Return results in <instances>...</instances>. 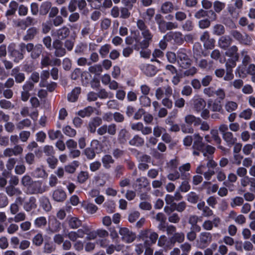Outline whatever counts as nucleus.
<instances>
[{
  "label": "nucleus",
  "mask_w": 255,
  "mask_h": 255,
  "mask_svg": "<svg viewBox=\"0 0 255 255\" xmlns=\"http://www.w3.org/2000/svg\"><path fill=\"white\" fill-rule=\"evenodd\" d=\"M15 44L11 43L8 46V50L10 55L14 57L15 62H18L20 60H22L24 58L23 52L25 49L26 51L30 53V56L32 59H37L41 55L43 46L41 44H37L34 45L32 43H21L19 45L20 51L15 49Z\"/></svg>",
  "instance_id": "obj_1"
},
{
  "label": "nucleus",
  "mask_w": 255,
  "mask_h": 255,
  "mask_svg": "<svg viewBox=\"0 0 255 255\" xmlns=\"http://www.w3.org/2000/svg\"><path fill=\"white\" fill-rule=\"evenodd\" d=\"M136 26L138 29L141 31V35L143 39L134 36V39L136 42L134 45V49L138 50L139 49H147L152 41L153 34L148 28L145 21L142 19H138L136 22Z\"/></svg>",
  "instance_id": "obj_2"
},
{
  "label": "nucleus",
  "mask_w": 255,
  "mask_h": 255,
  "mask_svg": "<svg viewBox=\"0 0 255 255\" xmlns=\"http://www.w3.org/2000/svg\"><path fill=\"white\" fill-rule=\"evenodd\" d=\"M9 139L10 142L14 146L13 147L6 148L3 151V156L5 157H10L21 155L24 149L21 145L18 144L20 140L19 136L17 134H11L10 135Z\"/></svg>",
  "instance_id": "obj_3"
},
{
  "label": "nucleus",
  "mask_w": 255,
  "mask_h": 255,
  "mask_svg": "<svg viewBox=\"0 0 255 255\" xmlns=\"http://www.w3.org/2000/svg\"><path fill=\"white\" fill-rule=\"evenodd\" d=\"M140 237L144 241V244L150 246L156 243L158 235L155 232L145 230L140 232Z\"/></svg>",
  "instance_id": "obj_4"
},
{
  "label": "nucleus",
  "mask_w": 255,
  "mask_h": 255,
  "mask_svg": "<svg viewBox=\"0 0 255 255\" xmlns=\"http://www.w3.org/2000/svg\"><path fill=\"white\" fill-rule=\"evenodd\" d=\"M177 61L180 66L186 69L191 65V60L185 53V49H179L177 51Z\"/></svg>",
  "instance_id": "obj_5"
},
{
  "label": "nucleus",
  "mask_w": 255,
  "mask_h": 255,
  "mask_svg": "<svg viewBox=\"0 0 255 255\" xmlns=\"http://www.w3.org/2000/svg\"><path fill=\"white\" fill-rule=\"evenodd\" d=\"M231 36L239 42L246 45L249 44L251 41V38L249 35L244 33H242L237 30H232L230 31Z\"/></svg>",
  "instance_id": "obj_6"
},
{
  "label": "nucleus",
  "mask_w": 255,
  "mask_h": 255,
  "mask_svg": "<svg viewBox=\"0 0 255 255\" xmlns=\"http://www.w3.org/2000/svg\"><path fill=\"white\" fill-rule=\"evenodd\" d=\"M119 234L122 237V240L127 243L132 242L136 238L135 234L127 228H121Z\"/></svg>",
  "instance_id": "obj_7"
},
{
  "label": "nucleus",
  "mask_w": 255,
  "mask_h": 255,
  "mask_svg": "<svg viewBox=\"0 0 255 255\" xmlns=\"http://www.w3.org/2000/svg\"><path fill=\"white\" fill-rule=\"evenodd\" d=\"M46 187L43 186L42 182L34 181L28 187V190L31 194H42L46 191Z\"/></svg>",
  "instance_id": "obj_8"
},
{
  "label": "nucleus",
  "mask_w": 255,
  "mask_h": 255,
  "mask_svg": "<svg viewBox=\"0 0 255 255\" xmlns=\"http://www.w3.org/2000/svg\"><path fill=\"white\" fill-rule=\"evenodd\" d=\"M52 46L55 49L54 55L56 57H61L66 54V49L63 47V43L59 39H55L53 42Z\"/></svg>",
  "instance_id": "obj_9"
},
{
  "label": "nucleus",
  "mask_w": 255,
  "mask_h": 255,
  "mask_svg": "<svg viewBox=\"0 0 255 255\" xmlns=\"http://www.w3.org/2000/svg\"><path fill=\"white\" fill-rule=\"evenodd\" d=\"M221 219L218 217H215L212 221L207 220H205L203 224L202 227L205 231H211L214 226L218 228L221 224Z\"/></svg>",
  "instance_id": "obj_10"
},
{
  "label": "nucleus",
  "mask_w": 255,
  "mask_h": 255,
  "mask_svg": "<svg viewBox=\"0 0 255 255\" xmlns=\"http://www.w3.org/2000/svg\"><path fill=\"white\" fill-rule=\"evenodd\" d=\"M199 239L200 245L205 248L212 241V235L210 233L203 232L200 234Z\"/></svg>",
  "instance_id": "obj_11"
},
{
  "label": "nucleus",
  "mask_w": 255,
  "mask_h": 255,
  "mask_svg": "<svg viewBox=\"0 0 255 255\" xmlns=\"http://www.w3.org/2000/svg\"><path fill=\"white\" fill-rule=\"evenodd\" d=\"M194 141L192 145L193 150H197L203 152L205 144L202 142L203 138L199 134L194 135Z\"/></svg>",
  "instance_id": "obj_12"
},
{
  "label": "nucleus",
  "mask_w": 255,
  "mask_h": 255,
  "mask_svg": "<svg viewBox=\"0 0 255 255\" xmlns=\"http://www.w3.org/2000/svg\"><path fill=\"white\" fill-rule=\"evenodd\" d=\"M233 40L229 35H223L218 41V46L224 50L227 49L231 45Z\"/></svg>",
  "instance_id": "obj_13"
},
{
  "label": "nucleus",
  "mask_w": 255,
  "mask_h": 255,
  "mask_svg": "<svg viewBox=\"0 0 255 255\" xmlns=\"http://www.w3.org/2000/svg\"><path fill=\"white\" fill-rule=\"evenodd\" d=\"M70 30L66 26H63L62 28L58 29L55 32L52 33L53 36H55L57 37L56 39L61 40L66 38L70 34Z\"/></svg>",
  "instance_id": "obj_14"
},
{
  "label": "nucleus",
  "mask_w": 255,
  "mask_h": 255,
  "mask_svg": "<svg viewBox=\"0 0 255 255\" xmlns=\"http://www.w3.org/2000/svg\"><path fill=\"white\" fill-rule=\"evenodd\" d=\"M102 124V120L101 118L97 117L93 118L89 123L88 130L91 133H94L98 127Z\"/></svg>",
  "instance_id": "obj_15"
},
{
  "label": "nucleus",
  "mask_w": 255,
  "mask_h": 255,
  "mask_svg": "<svg viewBox=\"0 0 255 255\" xmlns=\"http://www.w3.org/2000/svg\"><path fill=\"white\" fill-rule=\"evenodd\" d=\"M238 50V47L235 45H233L231 46L226 52V54L232 57V60L234 61L232 63L233 66H235L236 65V61L239 60V55L237 52Z\"/></svg>",
  "instance_id": "obj_16"
},
{
  "label": "nucleus",
  "mask_w": 255,
  "mask_h": 255,
  "mask_svg": "<svg viewBox=\"0 0 255 255\" xmlns=\"http://www.w3.org/2000/svg\"><path fill=\"white\" fill-rule=\"evenodd\" d=\"M155 20L158 24L159 30L161 32H164L167 30V22L165 21L160 14H157L155 16Z\"/></svg>",
  "instance_id": "obj_17"
},
{
  "label": "nucleus",
  "mask_w": 255,
  "mask_h": 255,
  "mask_svg": "<svg viewBox=\"0 0 255 255\" xmlns=\"http://www.w3.org/2000/svg\"><path fill=\"white\" fill-rule=\"evenodd\" d=\"M222 135L223 139L229 147L234 145L237 140V138L234 137L233 133L231 131H229Z\"/></svg>",
  "instance_id": "obj_18"
},
{
  "label": "nucleus",
  "mask_w": 255,
  "mask_h": 255,
  "mask_svg": "<svg viewBox=\"0 0 255 255\" xmlns=\"http://www.w3.org/2000/svg\"><path fill=\"white\" fill-rule=\"evenodd\" d=\"M19 68L17 67L11 70V75L14 78L17 83H21L25 80V75L23 73L20 72Z\"/></svg>",
  "instance_id": "obj_19"
},
{
  "label": "nucleus",
  "mask_w": 255,
  "mask_h": 255,
  "mask_svg": "<svg viewBox=\"0 0 255 255\" xmlns=\"http://www.w3.org/2000/svg\"><path fill=\"white\" fill-rule=\"evenodd\" d=\"M68 223L71 229H76L81 226L82 221L76 217L69 216Z\"/></svg>",
  "instance_id": "obj_20"
},
{
  "label": "nucleus",
  "mask_w": 255,
  "mask_h": 255,
  "mask_svg": "<svg viewBox=\"0 0 255 255\" xmlns=\"http://www.w3.org/2000/svg\"><path fill=\"white\" fill-rule=\"evenodd\" d=\"M185 240V235L183 232H176L170 238L171 244L173 246L175 243H181L184 242Z\"/></svg>",
  "instance_id": "obj_21"
},
{
  "label": "nucleus",
  "mask_w": 255,
  "mask_h": 255,
  "mask_svg": "<svg viewBox=\"0 0 255 255\" xmlns=\"http://www.w3.org/2000/svg\"><path fill=\"white\" fill-rule=\"evenodd\" d=\"M6 194L10 197L18 196L22 194V191L17 188L13 186L12 185H9L5 188Z\"/></svg>",
  "instance_id": "obj_22"
},
{
  "label": "nucleus",
  "mask_w": 255,
  "mask_h": 255,
  "mask_svg": "<svg viewBox=\"0 0 255 255\" xmlns=\"http://www.w3.org/2000/svg\"><path fill=\"white\" fill-rule=\"evenodd\" d=\"M66 198L65 192L61 189L55 190L53 193V198L57 202H63Z\"/></svg>",
  "instance_id": "obj_23"
},
{
  "label": "nucleus",
  "mask_w": 255,
  "mask_h": 255,
  "mask_svg": "<svg viewBox=\"0 0 255 255\" xmlns=\"http://www.w3.org/2000/svg\"><path fill=\"white\" fill-rule=\"evenodd\" d=\"M212 33L215 36H223L225 33V28L221 24H216L212 28Z\"/></svg>",
  "instance_id": "obj_24"
},
{
  "label": "nucleus",
  "mask_w": 255,
  "mask_h": 255,
  "mask_svg": "<svg viewBox=\"0 0 255 255\" xmlns=\"http://www.w3.org/2000/svg\"><path fill=\"white\" fill-rule=\"evenodd\" d=\"M199 217L195 215H190L188 219V223L191 225L196 231H200L201 230V227L197 225V223L199 221Z\"/></svg>",
  "instance_id": "obj_25"
},
{
  "label": "nucleus",
  "mask_w": 255,
  "mask_h": 255,
  "mask_svg": "<svg viewBox=\"0 0 255 255\" xmlns=\"http://www.w3.org/2000/svg\"><path fill=\"white\" fill-rule=\"evenodd\" d=\"M221 20L222 23L226 26L231 28H234L236 27L233 19L226 14H223L221 16Z\"/></svg>",
  "instance_id": "obj_26"
},
{
  "label": "nucleus",
  "mask_w": 255,
  "mask_h": 255,
  "mask_svg": "<svg viewBox=\"0 0 255 255\" xmlns=\"http://www.w3.org/2000/svg\"><path fill=\"white\" fill-rule=\"evenodd\" d=\"M38 33V30L35 27H31L29 28L26 34L23 36V39L24 41H29L32 40Z\"/></svg>",
  "instance_id": "obj_27"
},
{
  "label": "nucleus",
  "mask_w": 255,
  "mask_h": 255,
  "mask_svg": "<svg viewBox=\"0 0 255 255\" xmlns=\"http://www.w3.org/2000/svg\"><path fill=\"white\" fill-rule=\"evenodd\" d=\"M35 202V199L33 197H30L28 201L24 202L23 204V209H24L25 211L27 212H29L32 209H34L36 207Z\"/></svg>",
  "instance_id": "obj_28"
},
{
  "label": "nucleus",
  "mask_w": 255,
  "mask_h": 255,
  "mask_svg": "<svg viewBox=\"0 0 255 255\" xmlns=\"http://www.w3.org/2000/svg\"><path fill=\"white\" fill-rule=\"evenodd\" d=\"M129 143L130 145L133 146H141L144 144V140L138 135H135L129 141Z\"/></svg>",
  "instance_id": "obj_29"
},
{
  "label": "nucleus",
  "mask_w": 255,
  "mask_h": 255,
  "mask_svg": "<svg viewBox=\"0 0 255 255\" xmlns=\"http://www.w3.org/2000/svg\"><path fill=\"white\" fill-rule=\"evenodd\" d=\"M206 105V102L203 99H197L194 102V108L197 112H201L205 107Z\"/></svg>",
  "instance_id": "obj_30"
},
{
  "label": "nucleus",
  "mask_w": 255,
  "mask_h": 255,
  "mask_svg": "<svg viewBox=\"0 0 255 255\" xmlns=\"http://www.w3.org/2000/svg\"><path fill=\"white\" fill-rule=\"evenodd\" d=\"M94 109L91 106H88L78 112V115L82 118L90 117L94 112Z\"/></svg>",
  "instance_id": "obj_31"
},
{
  "label": "nucleus",
  "mask_w": 255,
  "mask_h": 255,
  "mask_svg": "<svg viewBox=\"0 0 255 255\" xmlns=\"http://www.w3.org/2000/svg\"><path fill=\"white\" fill-rule=\"evenodd\" d=\"M81 93V88L80 87L75 88L71 94L68 95V100L72 102H75L78 98V96Z\"/></svg>",
  "instance_id": "obj_32"
},
{
  "label": "nucleus",
  "mask_w": 255,
  "mask_h": 255,
  "mask_svg": "<svg viewBox=\"0 0 255 255\" xmlns=\"http://www.w3.org/2000/svg\"><path fill=\"white\" fill-rule=\"evenodd\" d=\"M174 10L173 3L170 1H166L163 3L161 7V10L163 13L171 12Z\"/></svg>",
  "instance_id": "obj_33"
},
{
  "label": "nucleus",
  "mask_w": 255,
  "mask_h": 255,
  "mask_svg": "<svg viewBox=\"0 0 255 255\" xmlns=\"http://www.w3.org/2000/svg\"><path fill=\"white\" fill-rule=\"evenodd\" d=\"M40 205L45 211L48 212L51 210V206L47 198L44 196L42 197L40 199Z\"/></svg>",
  "instance_id": "obj_34"
},
{
  "label": "nucleus",
  "mask_w": 255,
  "mask_h": 255,
  "mask_svg": "<svg viewBox=\"0 0 255 255\" xmlns=\"http://www.w3.org/2000/svg\"><path fill=\"white\" fill-rule=\"evenodd\" d=\"M51 3L49 1L43 2L40 6L39 13L41 15H46L47 14L51 7Z\"/></svg>",
  "instance_id": "obj_35"
},
{
  "label": "nucleus",
  "mask_w": 255,
  "mask_h": 255,
  "mask_svg": "<svg viewBox=\"0 0 255 255\" xmlns=\"http://www.w3.org/2000/svg\"><path fill=\"white\" fill-rule=\"evenodd\" d=\"M171 37L174 42L177 44L181 45L184 42L182 34L180 32H174L172 33Z\"/></svg>",
  "instance_id": "obj_36"
},
{
  "label": "nucleus",
  "mask_w": 255,
  "mask_h": 255,
  "mask_svg": "<svg viewBox=\"0 0 255 255\" xmlns=\"http://www.w3.org/2000/svg\"><path fill=\"white\" fill-rule=\"evenodd\" d=\"M31 125V122L30 120L28 119H24L16 125V128L19 130H22L26 128H28Z\"/></svg>",
  "instance_id": "obj_37"
},
{
  "label": "nucleus",
  "mask_w": 255,
  "mask_h": 255,
  "mask_svg": "<svg viewBox=\"0 0 255 255\" xmlns=\"http://www.w3.org/2000/svg\"><path fill=\"white\" fill-rule=\"evenodd\" d=\"M34 176L37 178H45L48 174L46 171L41 167H37L34 170Z\"/></svg>",
  "instance_id": "obj_38"
},
{
  "label": "nucleus",
  "mask_w": 255,
  "mask_h": 255,
  "mask_svg": "<svg viewBox=\"0 0 255 255\" xmlns=\"http://www.w3.org/2000/svg\"><path fill=\"white\" fill-rule=\"evenodd\" d=\"M102 161L104 166L106 168H110V164H112L114 162V160L113 159L111 155L109 154L104 155L102 158Z\"/></svg>",
  "instance_id": "obj_39"
},
{
  "label": "nucleus",
  "mask_w": 255,
  "mask_h": 255,
  "mask_svg": "<svg viewBox=\"0 0 255 255\" xmlns=\"http://www.w3.org/2000/svg\"><path fill=\"white\" fill-rule=\"evenodd\" d=\"M237 108L238 104L233 101H227L225 105L226 110L229 113L235 111Z\"/></svg>",
  "instance_id": "obj_40"
},
{
  "label": "nucleus",
  "mask_w": 255,
  "mask_h": 255,
  "mask_svg": "<svg viewBox=\"0 0 255 255\" xmlns=\"http://www.w3.org/2000/svg\"><path fill=\"white\" fill-rule=\"evenodd\" d=\"M78 166V162L75 161L72 164L66 165L64 169L66 172L72 174L75 172L76 169Z\"/></svg>",
  "instance_id": "obj_41"
},
{
  "label": "nucleus",
  "mask_w": 255,
  "mask_h": 255,
  "mask_svg": "<svg viewBox=\"0 0 255 255\" xmlns=\"http://www.w3.org/2000/svg\"><path fill=\"white\" fill-rule=\"evenodd\" d=\"M244 202V198L242 197L236 196L232 199L231 206L234 208L237 206H240L243 204Z\"/></svg>",
  "instance_id": "obj_42"
},
{
  "label": "nucleus",
  "mask_w": 255,
  "mask_h": 255,
  "mask_svg": "<svg viewBox=\"0 0 255 255\" xmlns=\"http://www.w3.org/2000/svg\"><path fill=\"white\" fill-rule=\"evenodd\" d=\"M226 4L224 2L219 0H216L213 3V8L215 11L220 13L225 7Z\"/></svg>",
  "instance_id": "obj_43"
},
{
  "label": "nucleus",
  "mask_w": 255,
  "mask_h": 255,
  "mask_svg": "<svg viewBox=\"0 0 255 255\" xmlns=\"http://www.w3.org/2000/svg\"><path fill=\"white\" fill-rule=\"evenodd\" d=\"M89 71L93 74L99 75L103 71V68L101 65L96 64L89 67Z\"/></svg>",
  "instance_id": "obj_44"
},
{
  "label": "nucleus",
  "mask_w": 255,
  "mask_h": 255,
  "mask_svg": "<svg viewBox=\"0 0 255 255\" xmlns=\"http://www.w3.org/2000/svg\"><path fill=\"white\" fill-rule=\"evenodd\" d=\"M33 181L32 178L29 175L23 176L21 180V184L24 187H29L33 183Z\"/></svg>",
  "instance_id": "obj_45"
},
{
  "label": "nucleus",
  "mask_w": 255,
  "mask_h": 255,
  "mask_svg": "<svg viewBox=\"0 0 255 255\" xmlns=\"http://www.w3.org/2000/svg\"><path fill=\"white\" fill-rule=\"evenodd\" d=\"M199 119L196 118L194 116L192 115H188L185 117V122L188 125L194 124L195 125L198 124L197 122Z\"/></svg>",
  "instance_id": "obj_46"
},
{
  "label": "nucleus",
  "mask_w": 255,
  "mask_h": 255,
  "mask_svg": "<svg viewBox=\"0 0 255 255\" xmlns=\"http://www.w3.org/2000/svg\"><path fill=\"white\" fill-rule=\"evenodd\" d=\"M166 131V129L159 126H156L153 128V134L155 137H160L162 134Z\"/></svg>",
  "instance_id": "obj_47"
},
{
  "label": "nucleus",
  "mask_w": 255,
  "mask_h": 255,
  "mask_svg": "<svg viewBox=\"0 0 255 255\" xmlns=\"http://www.w3.org/2000/svg\"><path fill=\"white\" fill-rule=\"evenodd\" d=\"M46 161L50 168L55 169L58 163V159L53 155H51L46 159Z\"/></svg>",
  "instance_id": "obj_48"
},
{
  "label": "nucleus",
  "mask_w": 255,
  "mask_h": 255,
  "mask_svg": "<svg viewBox=\"0 0 255 255\" xmlns=\"http://www.w3.org/2000/svg\"><path fill=\"white\" fill-rule=\"evenodd\" d=\"M12 157H8L9 158L6 163V168L8 171L12 170L15 167V165L17 162V159Z\"/></svg>",
  "instance_id": "obj_49"
},
{
  "label": "nucleus",
  "mask_w": 255,
  "mask_h": 255,
  "mask_svg": "<svg viewBox=\"0 0 255 255\" xmlns=\"http://www.w3.org/2000/svg\"><path fill=\"white\" fill-rule=\"evenodd\" d=\"M43 240L42 235L38 233L32 239V243L36 246H40L42 244Z\"/></svg>",
  "instance_id": "obj_50"
},
{
  "label": "nucleus",
  "mask_w": 255,
  "mask_h": 255,
  "mask_svg": "<svg viewBox=\"0 0 255 255\" xmlns=\"http://www.w3.org/2000/svg\"><path fill=\"white\" fill-rule=\"evenodd\" d=\"M25 162L29 165L33 164L35 162V156L32 152L26 153L24 156Z\"/></svg>",
  "instance_id": "obj_51"
},
{
  "label": "nucleus",
  "mask_w": 255,
  "mask_h": 255,
  "mask_svg": "<svg viewBox=\"0 0 255 255\" xmlns=\"http://www.w3.org/2000/svg\"><path fill=\"white\" fill-rule=\"evenodd\" d=\"M199 199V196L193 192H190L187 195V201L191 203H196Z\"/></svg>",
  "instance_id": "obj_52"
},
{
  "label": "nucleus",
  "mask_w": 255,
  "mask_h": 255,
  "mask_svg": "<svg viewBox=\"0 0 255 255\" xmlns=\"http://www.w3.org/2000/svg\"><path fill=\"white\" fill-rule=\"evenodd\" d=\"M18 7V4L15 1H11L9 4V8L6 13V16L11 15L15 13Z\"/></svg>",
  "instance_id": "obj_53"
},
{
  "label": "nucleus",
  "mask_w": 255,
  "mask_h": 255,
  "mask_svg": "<svg viewBox=\"0 0 255 255\" xmlns=\"http://www.w3.org/2000/svg\"><path fill=\"white\" fill-rule=\"evenodd\" d=\"M18 136L20 140L22 142H25L30 136V132L26 130H22L19 132Z\"/></svg>",
  "instance_id": "obj_54"
},
{
  "label": "nucleus",
  "mask_w": 255,
  "mask_h": 255,
  "mask_svg": "<svg viewBox=\"0 0 255 255\" xmlns=\"http://www.w3.org/2000/svg\"><path fill=\"white\" fill-rule=\"evenodd\" d=\"M144 71L145 74L149 76L154 75L156 73L155 67L151 64L147 65Z\"/></svg>",
  "instance_id": "obj_55"
},
{
  "label": "nucleus",
  "mask_w": 255,
  "mask_h": 255,
  "mask_svg": "<svg viewBox=\"0 0 255 255\" xmlns=\"http://www.w3.org/2000/svg\"><path fill=\"white\" fill-rule=\"evenodd\" d=\"M55 250V248L53 245L48 242L45 243L43 246L44 253L49 254L54 252Z\"/></svg>",
  "instance_id": "obj_56"
},
{
  "label": "nucleus",
  "mask_w": 255,
  "mask_h": 255,
  "mask_svg": "<svg viewBox=\"0 0 255 255\" xmlns=\"http://www.w3.org/2000/svg\"><path fill=\"white\" fill-rule=\"evenodd\" d=\"M139 102L142 107H149L151 104V100L146 96H141L139 97Z\"/></svg>",
  "instance_id": "obj_57"
},
{
  "label": "nucleus",
  "mask_w": 255,
  "mask_h": 255,
  "mask_svg": "<svg viewBox=\"0 0 255 255\" xmlns=\"http://www.w3.org/2000/svg\"><path fill=\"white\" fill-rule=\"evenodd\" d=\"M253 148H255V141L252 144H247L245 145L243 148V152L245 155H248L251 153Z\"/></svg>",
  "instance_id": "obj_58"
},
{
  "label": "nucleus",
  "mask_w": 255,
  "mask_h": 255,
  "mask_svg": "<svg viewBox=\"0 0 255 255\" xmlns=\"http://www.w3.org/2000/svg\"><path fill=\"white\" fill-rule=\"evenodd\" d=\"M241 55L242 57V64L244 66H246L250 63L251 59L246 51H242Z\"/></svg>",
  "instance_id": "obj_59"
},
{
  "label": "nucleus",
  "mask_w": 255,
  "mask_h": 255,
  "mask_svg": "<svg viewBox=\"0 0 255 255\" xmlns=\"http://www.w3.org/2000/svg\"><path fill=\"white\" fill-rule=\"evenodd\" d=\"M63 130L65 134L71 137L75 136L76 134V130L69 126L65 127Z\"/></svg>",
  "instance_id": "obj_60"
},
{
  "label": "nucleus",
  "mask_w": 255,
  "mask_h": 255,
  "mask_svg": "<svg viewBox=\"0 0 255 255\" xmlns=\"http://www.w3.org/2000/svg\"><path fill=\"white\" fill-rule=\"evenodd\" d=\"M84 207L87 212L92 214L95 213L98 209L97 206L92 203H88L85 205Z\"/></svg>",
  "instance_id": "obj_61"
},
{
  "label": "nucleus",
  "mask_w": 255,
  "mask_h": 255,
  "mask_svg": "<svg viewBox=\"0 0 255 255\" xmlns=\"http://www.w3.org/2000/svg\"><path fill=\"white\" fill-rule=\"evenodd\" d=\"M187 204L184 201L180 202L177 204H174V207L175 208V210L178 212H183L185 210Z\"/></svg>",
  "instance_id": "obj_62"
},
{
  "label": "nucleus",
  "mask_w": 255,
  "mask_h": 255,
  "mask_svg": "<svg viewBox=\"0 0 255 255\" xmlns=\"http://www.w3.org/2000/svg\"><path fill=\"white\" fill-rule=\"evenodd\" d=\"M252 115V111L250 109H247L245 110H244L242 112L240 115L239 117L240 118H243L245 120H249L251 118Z\"/></svg>",
  "instance_id": "obj_63"
},
{
  "label": "nucleus",
  "mask_w": 255,
  "mask_h": 255,
  "mask_svg": "<svg viewBox=\"0 0 255 255\" xmlns=\"http://www.w3.org/2000/svg\"><path fill=\"white\" fill-rule=\"evenodd\" d=\"M47 220L44 217H40L35 220L34 224L38 228L45 226L46 225Z\"/></svg>",
  "instance_id": "obj_64"
}]
</instances>
